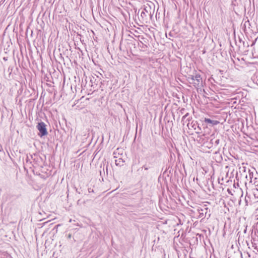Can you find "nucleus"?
I'll return each mask as SVG.
<instances>
[{
	"mask_svg": "<svg viewBox=\"0 0 258 258\" xmlns=\"http://www.w3.org/2000/svg\"><path fill=\"white\" fill-rule=\"evenodd\" d=\"M205 121L206 122H207V123H211L213 125H217V124L219 123V121L213 120H211V119H210L209 118H206L205 119Z\"/></svg>",
	"mask_w": 258,
	"mask_h": 258,
	"instance_id": "obj_3",
	"label": "nucleus"
},
{
	"mask_svg": "<svg viewBox=\"0 0 258 258\" xmlns=\"http://www.w3.org/2000/svg\"><path fill=\"white\" fill-rule=\"evenodd\" d=\"M187 81L196 88L200 87L202 82V79L200 74H196L195 76L188 77Z\"/></svg>",
	"mask_w": 258,
	"mask_h": 258,
	"instance_id": "obj_1",
	"label": "nucleus"
},
{
	"mask_svg": "<svg viewBox=\"0 0 258 258\" xmlns=\"http://www.w3.org/2000/svg\"><path fill=\"white\" fill-rule=\"evenodd\" d=\"M37 128L40 132L39 134L40 137L46 135L48 133L46 128V124L43 122H40L37 125Z\"/></svg>",
	"mask_w": 258,
	"mask_h": 258,
	"instance_id": "obj_2",
	"label": "nucleus"
},
{
	"mask_svg": "<svg viewBox=\"0 0 258 258\" xmlns=\"http://www.w3.org/2000/svg\"><path fill=\"white\" fill-rule=\"evenodd\" d=\"M115 164L117 166H122L123 165L124 161L120 158L115 160Z\"/></svg>",
	"mask_w": 258,
	"mask_h": 258,
	"instance_id": "obj_4",
	"label": "nucleus"
}]
</instances>
